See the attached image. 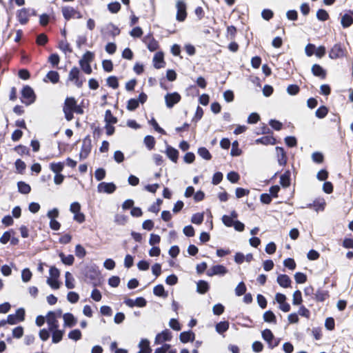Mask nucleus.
<instances>
[{
	"instance_id": "f257e3e1",
	"label": "nucleus",
	"mask_w": 353,
	"mask_h": 353,
	"mask_svg": "<svg viewBox=\"0 0 353 353\" xmlns=\"http://www.w3.org/2000/svg\"><path fill=\"white\" fill-rule=\"evenodd\" d=\"M79 278L92 287H100L104 281L99 266L93 262L87 263L81 268Z\"/></svg>"
},
{
	"instance_id": "f03ea898",
	"label": "nucleus",
	"mask_w": 353,
	"mask_h": 353,
	"mask_svg": "<svg viewBox=\"0 0 353 353\" xmlns=\"http://www.w3.org/2000/svg\"><path fill=\"white\" fill-rule=\"evenodd\" d=\"M20 101L26 106L33 104L37 100V94L34 89L29 85H25L20 90Z\"/></svg>"
},
{
	"instance_id": "7ed1b4c3",
	"label": "nucleus",
	"mask_w": 353,
	"mask_h": 353,
	"mask_svg": "<svg viewBox=\"0 0 353 353\" xmlns=\"http://www.w3.org/2000/svg\"><path fill=\"white\" fill-rule=\"evenodd\" d=\"M59 215V210L57 208L48 210L47 217L50 219V228L54 231H58L61 228V223L56 219Z\"/></svg>"
},
{
	"instance_id": "20e7f679",
	"label": "nucleus",
	"mask_w": 353,
	"mask_h": 353,
	"mask_svg": "<svg viewBox=\"0 0 353 353\" xmlns=\"http://www.w3.org/2000/svg\"><path fill=\"white\" fill-rule=\"evenodd\" d=\"M92 150V140L90 136L88 134L83 139L81 151L79 154V161L84 160L88 158Z\"/></svg>"
},
{
	"instance_id": "39448f33",
	"label": "nucleus",
	"mask_w": 353,
	"mask_h": 353,
	"mask_svg": "<svg viewBox=\"0 0 353 353\" xmlns=\"http://www.w3.org/2000/svg\"><path fill=\"white\" fill-rule=\"evenodd\" d=\"M176 20L179 22H183L188 16L187 3L184 0H178L176 3Z\"/></svg>"
},
{
	"instance_id": "423d86ee",
	"label": "nucleus",
	"mask_w": 353,
	"mask_h": 353,
	"mask_svg": "<svg viewBox=\"0 0 353 353\" xmlns=\"http://www.w3.org/2000/svg\"><path fill=\"white\" fill-rule=\"evenodd\" d=\"M165 105L168 108H172L181 100V94L176 92H167L164 96Z\"/></svg>"
},
{
	"instance_id": "0eeeda50",
	"label": "nucleus",
	"mask_w": 353,
	"mask_h": 353,
	"mask_svg": "<svg viewBox=\"0 0 353 353\" xmlns=\"http://www.w3.org/2000/svg\"><path fill=\"white\" fill-rule=\"evenodd\" d=\"M117 189V185L114 182L101 181L97 185V192L107 194H113Z\"/></svg>"
},
{
	"instance_id": "6e6552de",
	"label": "nucleus",
	"mask_w": 353,
	"mask_h": 353,
	"mask_svg": "<svg viewBox=\"0 0 353 353\" xmlns=\"http://www.w3.org/2000/svg\"><path fill=\"white\" fill-rule=\"evenodd\" d=\"M345 49L341 43H335L329 52L328 57L331 59H337L345 56Z\"/></svg>"
},
{
	"instance_id": "1a4fd4ad",
	"label": "nucleus",
	"mask_w": 353,
	"mask_h": 353,
	"mask_svg": "<svg viewBox=\"0 0 353 353\" xmlns=\"http://www.w3.org/2000/svg\"><path fill=\"white\" fill-rule=\"evenodd\" d=\"M228 272V269L223 264L212 265L207 272L208 276H223Z\"/></svg>"
},
{
	"instance_id": "9d476101",
	"label": "nucleus",
	"mask_w": 353,
	"mask_h": 353,
	"mask_svg": "<svg viewBox=\"0 0 353 353\" xmlns=\"http://www.w3.org/2000/svg\"><path fill=\"white\" fill-rule=\"evenodd\" d=\"M165 150L164 152L165 153L167 157L173 163H177L179 157V150L174 148L173 146L169 145L167 141H165Z\"/></svg>"
},
{
	"instance_id": "9b49d317",
	"label": "nucleus",
	"mask_w": 353,
	"mask_h": 353,
	"mask_svg": "<svg viewBox=\"0 0 353 353\" xmlns=\"http://www.w3.org/2000/svg\"><path fill=\"white\" fill-rule=\"evenodd\" d=\"M341 24L343 28H347L353 24V10H346L345 13H340Z\"/></svg>"
},
{
	"instance_id": "f8f14e48",
	"label": "nucleus",
	"mask_w": 353,
	"mask_h": 353,
	"mask_svg": "<svg viewBox=\"0 0 353 353\" xmlns=\"http://www.w3.org/2000/svg\"><path fill=\"white\" fill-rule=\"evenodd\" d=\"M153 67L155 69H161L165 66L164 52L162 50L157 52L152 59Z\"/></svg>"
},
{
	"instance_id": "ddd939ff",
	"label": "nucleus",
	"mask_w": 353,
	"mask_h": 353,
	"mask_svg": "<svg viewBox=\"0 0 353 353\" xmlns=\"http://www.w3.org/2000/svg\"><path fill=\"white\" fill-rule=\"evenodd\" d=\"M311 72L313 76L325 79L327 77V70L319 63H314L311 68Z\"/></svg>"
},
{
	"instance_id": "4468645a",
	"label": "nucleus",
	"mask_w": 353,
	"mask_h": 353,
	"mask_svg": "<svg viewBox=\"0 0 353 353\" xmlns=\"http://www.w3.org/2000/svg\"><path fill=\"white\" fill-rule=\"evenodd\" d=\"M63 327H73L78 322L77 318L71 312H65L63 314Z\"/></svg>"
},
{
	"instance_id": "2eb2a0df",
	"label": "nucleus",
	"mask_w": 353,
	"mask_h": 353,
	"mask_svg": "<svg viewBox=\"0 0 353 353\" xmlns=\"http://www.w3.org/2000/svg\"><path fill=\"white\" fill-rule=\"evenodd\" d=\"M276 157L278 164L281 166H285L288 162L287 153L282 146H276Z\"/></svg>"
},
{
	"instance_id": "dca6fc26",
	"label": "nucleus",
	"mask_w": 353,
	"mask_h": 353,
	"mask_svg": "<svg viewBox=\"0 0 353 353\" xmlns=\"http://www.w3.org/2000/svg\"><path fill=\"white\" fill-rule=\"evenodd\" d=\"M278 143H280V141H277L273 137V134L265 135L255 140L256 144H261L263 145H275Z\"/></svg>"
},
{
	"instance_id": "f3484780",
	"label": "nucleus",
	"mask_w": 353,
	"mask_h": 353,
	"mask_svg": "<svg viewBox=\"0 0 353 353\" xmlns=\"http://www.w3.org/2000/svg\"><path fill=\"white\" fill-rule=\"evenodd\" d=\"M196 85H190L187 88V90H195V94L199 95V90L196 89V86L205 89L207 87L208 82L206 79L203 76H199L197 77L196 80Z\"/></svg>"
},
{
	"instance_id": "a211bd4d",
	"label": "nucleus",
	"mask_w": 353,
	"mask_h": 353,
	"mask_svg": "<svg viewBox=\"0 0 353 353\" xmlns=\"http://www.w3.org/2000/svg\"><path fill=\"white\" fill-rule=\"evenodd\" d=\"M195 333L192 330L181 332L179 334L181 343L185 344L189 342H193L195 340Z\"/></svg>"
},
{
	"instance_id": "6ab92c4d",
	"label": "nucleus",
	"mask_w": 353,
	"mask_h": 353,
	"mask_svg": "<svg viewBox=\"0 0 353 353\" xmlns=\"http://www.w3.org/2000/svg\"><path fill=\"white\" fill-rule=\"evenodd\" d=\"M28 9L22 8L17 11V18L21 25H26L29 21Z\"/></svg>"
},
{
	"instance_id": "aec40b11",
	"label": "nucleus",
	"mask_w": 353,
	"mask_h": 353,
	"mask_svg": "<svg viewBox=\"0 0 353 353\" xmlns=\"http://www.w3.org/2000/svg\"><path fill=\"white\" fill-rule=\"evenodd\" d=\"M138 347L139 348V350L137 353H152V349L150 347V341L146 338L141 339L138 344Z\"/></svg>"
},
{
	"instance_id": "412c9836",
	"label": "nucleus",
	"mask_w": 353,
	"mask_h": 353,
	"mask_svg": "<svg viewBox=\"0 0 353 353\" xmlns=\"http://www.w3.org/2000/svg\"><path fill=\"white\" fill-rule=\"evenodd\" d=\"M210 289V285L208 281L200 279L196 282V292L199 294H206Z\"/></svg>"
},
{
	"instance_id": "4be33fe9",
	"label": "nucleus",
	"mask_w": 353,
	"mask_h": 353,
	"mask_svg": "<svg viewBox=\"0 0 353 353\" xmlns=\"http://www.w3.org/2000/svg\"><path fill=\"white\" fill-rule=\"evenodd\" d=\"M291 184V171L285 170V172L280 176L279 185L283 188H287Z\"/></svg>"
},
{
	"instance_id": "5701e85b",
	"label": "nucleus",
	"mask_w": 353,
	"mask_h": 353,
	"mask_svg": "<svg viewBox=\"0 0 353 353\" xmlns=\"http://www.w3.org/2000/svg\"><path fill=\"white\" fill-rule=\"evenodd\" d=\"M276 282L280 287L288 288L291 286L292 280L288 274H279L277 276Z\"/></svg>"
},
{
	"instance_id": "b1692460",
	"label": "nucleus",
	"mask_w": 353,
	"mask_h": 353,
	"mask_svg": "<svg viewBox=\"0 0 353 353\" xmlns=\"http://www.w3.org/2000/svg\"><path fill=\"white\" fill-rule=\"evenodd\" d=\"M60 75L57 70H51L48 72L43 81L44 82H51L53 84H56L59 82Z\"/></svg>"
},
{
	"instance_id": "393cba45",
	"label": "nucleus",
	"mask_w": 353,
	"mask_h": 353,
	"mask_svg": "<svg viewBox=\"0 0 353 353\" xmlns=\"http://www.w3.org/2000/svg\"><path fill=\"white\" fill-rule=\"evenodd\" d=\"M153 294L154 296L166 299L168 296V292L165 290L163 284L159 283L153 288Z\"/></svg>"
},
{
	"instance_id": "a878e982",
	"label": "nucleus",
	"mask_w": 353,
	"mask_h": 353,
	"mask_svg": "<svg viewBox=\"0 0 353 353\" xmlns=\"http://www.w3.org/2000/svg\"><path fill=\"white\" fill-rule=\"evenodd\" d=\"M58 255L61 263L65 265L70 266L73 265L75 260L73 254H69L66 256L63 252H59Z\"/></svg>"
},
{
	"instance_id": "bb28decb",
	"label": "nucleus",
	"mask_w": 353,
	"mask_h": 353,
	"mask_svg": "<svg viewBox=\"0 0 353 353\" xmlns=\"http://www.w3.org/2000/svg\"><path fill=\"white\" fill-rule=\"evenodd\" d=\"M312 205L315 212H323L326 207V202L323 198H316L313 201Z\"/></svg>"
},
{
	"instance_id": "cd10ccee",
	"label": "nucleus",
	"mask_w": 353,
	"mask_h": 353,
	"mask_svg": "<svg viewBox=\"0 0 353 353\" xmlns=\"http://www.w3.org/2000/svg\"><path fill=\"white\" fill-rule=\"evenodd\" d=\"M263 321L268 323H272L276 325L277 323V319L275 314L272 310H266L263 314Z\"/></svg>"
},
{
	"instance_id": "c85d7f7f",
	"label": "nucleus",
	"mask_w": 353,
	"mask_h": 353,
	"mask_svg": "<svg viewBox=\"0 0 353 353\" xmlns=\"http://www.w3.org/2000/svg\"><path fill=\"white\" fill-rule=\"evenodd\" d=\"M17 191L21 194H28L31 192V186L29 183L23 181H19L17 183Z\"/></svg>"
},
{
	"instance_id": "c756f323",
	"label": "nucleus",
	"mask_w": 353,
	"mask_h": 353,
	"mask_svg": "<svg viewBox=\"0 0 353 353\" xmlns=\"http://www.w3.org/2000/svg\"><path fill=\"white\" fill-rule=\"evenodd\" d=\"M62 14L66 21H69L70 19L75 17L76 10L70 6H63L61 9Z\"/></svg>"
},
{
	"instance_id": "7c9ffc66",
	"label": "nucleus",
	"mask_w": 353,
	"mask_h": 353,
	"mask_svg": "<svg viewBox=\"0 0 353 353\" xmlns=\"http://www.w3.org/2000/svg\"><path fill=\"white\" fill-rule=\"evenodd\" d=\"M329 296L330 293L328 290H322L321 288H319L314 293V299L316 302H323Z\"/></svg>"
},
{
	"instance_id": "2f4dec72",
	"label": "nucleus",
	"mask_w": 353,
	"mask_h": 353,
	"mask_svg": "<svg viewBox=\"0 0 353 353\" xmlns=\"http://www.w3.org/2000/svg\"><path fill=\"white\" fill-rule=\"evenodd\" d=\"M230 323L228 321H221L215 325V330L219 334H223L229 329Z\"/></svg>"
},
{
	"instance_id": "473e14b6",
	"label": "nucleus",
	"mask_w": 353,
	"mask_h": 353,
	"mask_svg": "<svg viewBox=\"0 0 353 353\" xmlns=\"http://www.w3.org/2000/svg\"><path fill=\"white\" fill-rule=\"evenodd\" d=\"M148 123L152 127L153 130L155 132L163 135L167 134L166 131L159 125V124L158 123V122L157 121L154 117H152L151 119L148 121Z\"/></svg>"
},
{
	"instance_id": "72a5a7b5",
	"label": "nucleus",
	"mask_w": 353,
	"mask_h": 353,
	"mask_svg": "<svg viewBox=\"0 0 353 353\" xmlns=\"http://www.w3.org/2000/svg\"><path fill=\"white\" fill-rule=\"evenodd\" d=\"M65 162L64 161H59V162H51L49 164V168L50 170L54 174L61 173L64 168Z\"/></svg>"
},
{
	"instance_id": "f704fd0d",
	"label": "nucleus",
	"mask_w": 353,
	"mask_h": 353,
	"mask_svg": "<svg viewBox=\"0 0 353 353\" xmlns=\"http://www.w3.org/2000/svg\"><path fill=\"white\" fill-rule=\"evenodd\" d=\"M46 323L48 324V328L50 329V331H54L59 327V323L56 316H47Z\"/></svg>"
},
{
	"instance_id": "c9c22d12",
	"label": "nucleus",
	"mask_w": 353,
	"mask_h": 353,
	"mask_svg": "<svg viewBox=\"0 0 353 353\" xmlns=\"http://www.w3.org/2000/svg\"><path fill=\"white\" fill-rule=\"evenodd\" d=\"M197 154L205 161H210L212 158V155L210 152L209 150L204 146H201L198 148Z\"/></svg>"
},
{
	"instance_id": "e433bc0d",
	"label": "nucleus",
	"mask_w": 353,
	"mask_h": 353,
	"mask_svg": "<svg viewBox=\"0 0 353 353\" xmlns=\"http://www.w3.org/2000/svg\"><path fill=\"white\" fill-rule=\"evenodd\" d=\"M74 282L75 281L72 274L68 271L65 272V286L69 290L74 289L75 288Z\"/></svg>"
},
{
	"instance_id": "4c0bfd02",
	"label": "nucleus",
	"mask_w": 353,
	"mask_h": 353,
	"mask_svg": "<svg viewBox=\"0 0 353 353\" xmlns=\"http://www.w3.org/2000/svg\"><path fill=\"white\" fill-rule=\"evenodd\" d=\"M16 232L14 229H9L3 232V234L0 237V243L3 245H6L8 243L9 241H10V238L12 236L15 235Z\"/></svg>"
},
{
	"instance_id": "58836bf2",
	"label": "nucleus",
	"mask_w": 353,
	"mask_h": 353,
	"mask_svg": "<svg viewBox=\"0 0 353 353\" xmlns=\"http://www.w3.org/2000/svg\"><path fill=\"white\" fill-rule=\"evenodd\" d=\"M104 122L107 124H116L118 122V119L112 114L110 110L108 109L105 112Z\"/></svg>"
},
{
	"instance_id": "ea45409f",
	"label": "nucleus",
	"mask_w": 353,
	"mask_h": 353,
	"mask_svg": "<svg viewBox=\"0 0 353 353\" xmlns=\"http://www.w3.org/2000/svg\"><path fill=\"white\" fill-rule=\"evenodd\" d=\"M14 168L16 173L23 174H24L26 169V163L21 159H16L14 162Z\"/></svg>"
},
{
	"instance_id": "a19ab883",
	"label": "nucleus",
	"mask_w": 353,
	"mask_h": 353,
	"mask_svg": "<svg viewBox=\"0 0 353 353\" xmlns=\"http://www.w3.org/2000/svg\"><path fill=\"white\" fill-rule=\"evenodd\" d=\"M77 100L74 97H66L65 101L63 105V110H72L77 103Z\"/></svg>"
},
{
	"instance_id": "79ce46f5",
	"label": "nucleus",
	"mask_w": 353,
	"mask_h": 353,
	"mask_svg": "<svg viewBox=\"0 0 353 353\" xmlns=\"http://www.w3.org/2000/svg\"><path fill=\"white\" fill-rule=\"evenodd\" d=\"M230 155L232 157H239L242 154L243 150L239 148V143L237 140H234L232 143Z\"/></svg>"
},
{
	"instance_id": "37998d69",
	"label": "nucleus",
	"mask_w": 353,
	"mask_h": 353,
	"mask_svg": "<svg viewBox=\"0 0 353 353\" xmlns=\"http://www.w3.org/2000/svg\"><path fill=\"white\" fill-rule=\"evenodd\" d=\"M12 268L17 269L14 263L10 262V265L4 264L1 267V272L4 276H9L12 274Z\"/></svg>"
},
{
	"instance_id": "c03bdc74",
	"label": "nucleus",
	"mask_w": 353,
	"mask_h": 353,
	"mask_svg": "<svg viewBox=\"0 0 353 353\" xmlns=\"http://www.w3.org/2000/svg\"><path fill=\"white\" fill-rule=\"evenodd\" d=\"M106 85L112 89H117L119 86L118 77L115 75L109 76L106 79Z\"/></svg>"
},
{
	"instance_id": "a18cd8bd",
	"label": "nucleus",
	"mask_w": 353,
	"mask_h": 353,
	"mask_svg": "<svg viewBox=\"0 0 353 353\" xmlns=\"http://www.w3.org/2000/svg\"><path fill=\"white\" fill-rule=\"evenodd\" d=\"M143 143L148 150L154 149L156 140L152 135H146L143 139Z\"/></svg>"
},
{
	"instance_id": "49530a36",
	"label": "nucleus",
	"mask_w": 353,
	"mask_h": 353,
	"mask_svg": "<svg viewBox=\"0 0 353 353\" xmlns=\"http://www.w3.org/2000/svg\"><path fill=\"white\" fill-rule=\"evenodd\" d=\"M303 303V297L302 292L299 290H296L292 294V303L293 305L298 306L301 305Z\"/></svg>"
},
{
	"instance_id": "de8ad7c7",
	"label": "nucleus",
	"mask_w": 353,
	"mask_h": 353,
	"mask_svg": "<svg viewBox=\"0 0 353 353\" xmlns=\"http://www.w3.org/2000/svg\"><path fill=\"white\" fill-rule=\"evenodd\" d=\"M204 214V212L193 214L190 219L191 223L197 225H201L203 222Z\"/></svg>"
},
{
	"instance_id": "09e8293b",
	"label": "nucleus",
	"mask_w": 353,
	"mask_h": 353,
	"mask_svg": "<svg viewBox=\"0 0 353 353\" xmlns=\"http://www.w3.org/2000/svg\"><path fill=\"white\" fill-rule=\"evenodd\" d=\"M13 150L17 152L19 155H30V150L26 145L19 144L13 148Z\"/></svg>"
},
{
	"instance_id": "8fccbe9b",
	"label": "nucleus",
	"mask_w": 353,
	"mask_h": 353,
	"mask_svg": "<svg viewBox=\"0 0 353 353\" xmlns=\"http://www.w3.org/2000/svg\"><path fill=\"white\" fill-rule=\"evenodd\" d=\"M329 112L328 108L325 105H321L315 111V116L318 119H324Z\"/></svg>"
},
{
	"instance_id": "3c124183",
	"label": "nucleus",
	"mask_w": 353,
	"mask_h": 353,
	"mask_svg": "<svg viewBox=\"0 0 353 353\" xmlns=\"http://www.w3.org/2000/svg\"><path fill=\"white\" fill-rule=\"evenodd\" d=\"M261 337L268 345V343H271L273 339H274V335L270 329L265 328L261 331Z\"/></svg>"
},
{
	"instance_id": "603ef678",
	"label": "nucleus",
	"mask_w": 353,
	"mask_h": 353,
	"mask_svg": "<svg viewBox=\"0 0 353 353\" xmlns=\"http://www.w3.org/2000/svg\"><path fill=\"white\" fill-rule=\"evenodd\" d=\"M107 8L110 13L117 14L120 11L121 5L117 1H112L108 4Z\"/></svg>"
},
{
	"instance_id": "864d4df0",
	"label": "nucleus",
	"mask_w": 353,
	"mask_h": 353,
	"mask_svg": "<svg viewBox=\"0 0 353 353\" xmlns=\"http://www.w3.org/2000/svg\"><path fill=\"white\" fill-rule=\"evenodd\" d=\"M316 19L319 21L324 22L330 19V15L327 11L323 8H319L316 11Z\"/></svg>"
},
{
	"instance_id": "5fc2aeb1",
	"label": "nucleus",
	"mask_w": 353,
	"mask_h": 353,
	"mask_svg": "<svg viewBox=\"0 0 353 353\" xmlns=\"http://www.w3.org/2000/svg\"><path fill=\"white\" fill-rule=\"evenodd\" d=\"M139 103L137 101V98H130L128 100L126 104V109L128 111L133 112L135 111L139 107Z\"/></svg>"
},
{
	"instance_id": "6e6d98bb",
	"label": "nucleus",
	"mask_w": 353,
	"mask_h": 353,
	"mask_svg": "<svg viewBox=\"0 0 353 353\" xmlns=\"http://www.w3.org/2000/svg\"><path fill=\"white\" fill-rule=\"evenodd\" d=\"M48 63H50L52 67L57 68L60 62V57L58 53H51L48 58Z\"/></svg>"
},
{
	"instance_id": "4d7b16f0",
	"label": "nucleus",
	"mask_w": 353,
	"mask_h": 353,
	"mask_svg": "<svg viewBox=\"0 0 353 353\" xmlns=\"http://www.w3.org/2000/svg\"><path fill=\"white\" fill-rule=\"evenodd\" d=\"M68 337L72 341H77L82 337L81 331L78 328L73 329L69 332Z\"/></svg>"
},
{
	"instance_id": "13d9d810",
	"label": "nucleus",
	"mask_w": 353,
	"mask_h": 353,
	"mask_svg": "<svg viewBox=\"0 0 353 353\" xmlns=\"http://www.w3.org/2000/svg\"><path fill=\"white\" fill-rule=\"evenodd\" d=\"M284 142L288 148H295L297 146L298 140L295 136L289 135L284 138Z\"/></svg>"
},
{
	"instance_id": "bf43d9fd",
	"label": "nucleus",
	"mask_w": 353,
	"mask_h": 353,
	"mask_svg": "<svg viewBox=\"0 0 353 353\" xmlns=\"http://www.w3.org/2000/svg\"><path fill=\"white\" fill-rule=\"evenodd\" d=\"M46 283L54 290L59 289L62 285L59 279H47Z\"/></svg>"
},
{
	"instance_id": "052dcab7",
	"label": "nucleus",
	"mask_w": 353,
	"mask_h": 353,
	"mask_svg": "<svg viewBox=\"0 0 353 353\" xmlns=\"http://www.w3.org/2000/svg\"><path fill=\"white\" fill-rule=\"evenodd\" d=\"M81 75L80 70L78 67L74 66L69 72L68 81H73V80L78 79Z\"/></svg>"
},
{
	"instance_id": "680f3d73",
	"label": "nucleus",
	"mask_w": 353,
	"mask_h": 353,
	"mask_svg": "<svg viewBox=\"0 0 353 353\" xmlns=\"http://www.w3.org/2000/svg\"><path fill=\"white\" fill-rule=\"evenodd\" d=\"M227 179L231 183H237L240 180V175L236 171L231 170L226 175Z\"/></svg>"
},
{
	"instance_id": "e2e57ef3",
	"label": "nucleus",
	"mask_w": 353,
	"mask_h": 353,
	"mask_svg": "<svg viewBox=\"0 0 353 353\" xmlns=\"http://www.w3.org/2000/svg\"><path fill=\"white\" fill-rule=\"evenodd\" d=\"M312 160L316 164H321L324 161V155L321 152L315 151L311 155Z\"/></svg>"
},
{
	"instance_id": "0e129e2a",
	"label": "nucleus",
	"mask_w": 353,
	"mask_h": 353,
	"mask_svg": "<svg viewBox=\"0 0 353 353\" xmlns=\"http://www.w3.org/2000/svg\"><path fill=\"white\" fill-rule=\"evenodd\" d=\"M247 287L245 283L241 281H240L234 289L235 295L236 296H241L245 293Z\"/></svg>"
},
{
	"instance_id": "69168bd1",
	"label": "nucleus",
	"mask_w": 353,
	"mask_h": 353,
	"mask_svg": "<svg viewBox=\"0 0 353 353\" xmlns=\"http://www.w3.org/2000/svg\"><path fill=\"white\" fill-rule=\"evenodd\" d=\"M294 280L297 284L305 283L307 280V274L304 272H296L294 275Z\"/></svg>"
},
{
	"instance_id": "338daca9",
	"label": "nucleus",
	"mask_w": 353,
	"mask_h": 353,
	"mask_svg": "<svg viewBox=\"0 0 353 353\" xmlns=\"http://www.w3.org/2000/svg\"><path fill=\"white\" fill-rule=\"evenodd\" d=\"M58 48L64 53H71L72 52V48L70 47V43L66 41H59L58 43Z\"/></svg>"
},
{
	"instance_id": "774afa93",
	"label": "nucleus",
	"mask_w": 353,
	"mask_h": 353,
	"mask_svg": "<svg viewBox=\"0 0 353 353\" xmlns=\"http://www.w3.org/2000/svg\"><path fill=\"white\" fill-rule=\"evenodd\" d=\"M106 176V170L103 168H98L94 172V178L97 181L101 182Z\"/></svg>"
}]
</instances>
